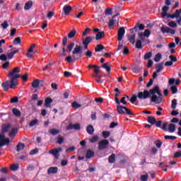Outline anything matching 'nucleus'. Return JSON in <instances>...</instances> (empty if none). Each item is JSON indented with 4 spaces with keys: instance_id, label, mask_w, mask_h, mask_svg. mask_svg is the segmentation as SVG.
Masks as SVG:
<instances>
[{
    "instance_id": "13d9d810",
    "label": "nucleus",
    "mask_w": 181,
    "mask_h": 181,
    "mask_svg": "<svg viewBox=\"0 0 181 181\" xmlns=\"http://www.w3.org/2000/svg\"><path fill=\"white\" fill-rule=\"evenodd\" d=\"M105 15L110 16L112 14V9L111 8H108L105 11Z\"/></svg>"
},
{
    "instance_id": "a18cd8bd",
    "label": "nucleus",
    "mask_w": 181,
    "mask_h": 181,
    "mask_svg": "<svg viewBox=\"0 0 181 181\" xmlns=\"http://www.w3.org/2000/svg\"><path fill=\"white\" fill-rule=\"evenodd\" d=\"M148 174L141 175L140 177V180L141 181H148Z\"/></svg>"
},
{
    "instance_id": "ddd939ff",
    "label": "nucleus",
    "mask_w": 181,
    "mask_h": 181,
    "mask_svg": "<svg viewBox=\"0 0 181 181\" xmlns=\"http://www.w3.org/2000/svg\"><path fill=\"white\" fill-rule=\"evenodd\" d=\"M58 173V167H50L47 170L48 175L57 174Z\"/></svg>"
},
{
    "instance_id": "b1692460",
    "label": "nucleus",
    "mask_w": 181,
    "mask_h": 181,
    "mask_svg": "<svg viewBox=\"0 0 181 181\" xmlns=\"http://www.w3.org/2000/svg\"><path fill=\"white\" fill-rule=\"evenodd\" d=\"M95 156V153L94 151H92L90 149H88L86 152V159H89L92 157H94Z\"/></svg>"
},
{
    "instance_id": "f8f14e48",
    "label": "nucleus",
    "mask_w": 181,
    "mask_h": 181,
    "mask_svg": "<svg viewBox=\"0 0 181 181\" xmlns=\"http://www.w3.org/2000/svg\"><path fill=\"white\" fill-rule=\"evenodd\" d=\"M116 108H117V112L119 115H124L125 114V110H124L126 109V107L120 105H116Z\"/></svg>"
},
{
    "instance_id": "393cba45",
    "label": "nucleus",
    "mask_w": 181,
    "mask_h": 181,
    "mask_svg": "<svg viewBox=\"0 0 181 181\" xmlns=\"http://www.w3.org/2000/svg\"><path fill=\"white\" fill-rule=\"evenodd\" d=\"M156 72L160 73L161 71L163 69V62L159 63L156 66Z\"/></svg>"
},
{
    "instance_id": "864d4df0",
    "label": "nucleus",
    "mask_w": 181,
    "mask_h": 181,
    "mask_svg": "<svg viewBox=\"0 0 181 181\" xmlns=\"http://www.w3.org/2000/svg\"><path fill=\"white\" fill-rule=\"evenodd\" d=\"M76 151V147L74 146H71L66 149V153H70Z\"/></svg>"
},
{
    "instance_id": "2f4dec72",
    "label": "nucleus",
    "mask_w": 181,
    "mask_h": 181,
    "mask_svg": "<svg viewBox=\"0 0 181 181\" xmlns=\"http://www.w3.org/2000/svg\"><path fill=\"white\" fill-rule=\"evenodd\" d=\"M76 34V30H71L70 33L68 34V37L69 39H73L75 37V35Z\"/></svg>"
},
{
    "instance_id": "7ed1b4c3",
    "label": "nucleus",
    "mask_w": 181,
    "mask_h": 181,
    "mask_svg": "<svg viewBox=\"0 0 181 181\" xmlns=\"http://www.w3.org/2000/svg\"><path fill=\"white\" fill-rule=\"evenodd\" d=\"M174 3V1L172 0H165V5L163 8V13H162V16L163 18H165V17L168 18H171V19H175V18H181L180 15H181V9L180 10H175V13H173V15H170V13H168L169 9H170V6L172 5V3Z\"/></svg>"
},
{
    "instance_id": "bf43d9fd",
    "label": "nucleus",
    "mask_w": 181,
    "mask_h": 181,
    "mask_svg": "<svg viewBox=\"0 0 181 181\" xmlns=\"http://www.w3.org/2000/svg\"><path fill=\"white\" fill-rule=\"evenodd\" d=\"M126 99H127L126 97L124 96V95H123V97L119 100L120 103H122L123 105H127V102L125 100Z\"/></svg>"
},
{
    "instance_id": "79ce46f5",
    "label": "nucleus",
    "mask_w": 181,
    "mask_h": 181,
    "mask_svg": "<svg viewBox=\"0 0 181 181\" xmlns=\"http://www.w3.org/2000/svg\"><path fill=\"white\" fill-rule=\"evenodd\" d=\"M171 93L173 95L176 94L177 93V88L176 86H173L170 87Z\"/></svg>"
},
{
    "instance_id": "680f3d73",
    "label": "nucleus",
    "mask_w": 181,
    "mask_h": 181,
    "mask_svg": "<svg viewBox=\"0 0 181 181\" xmlns=\"http://www.w3.org/2000/svg\"><path fill=\"white\" fill-rule=\"evenodd\" d=\"M155 144L158 148H160L163 144L162 141L160 140H158L155 141Z\"/></svg>"
},
{
    "instance_id": "a19ab883",
    "label": "nucleus",
    "mask_w": 181,
    "mask_h": 181,
    "mask_svg": "<svg viewBox=\"0 0 181 181\" xmlns=\"http://www.w3.org/2000/svg\"><path fill=\"white\" fill-rule=\"evenodd\" d=\"M162 59V55L160 53H158L154 58V61L157 63L160 62V60Z\"/></svg>"
},
{
    "instance_id": "2eb2a0df",
    "label": "nucleus",
    "mask_w": 181,
    "mask_h": 181,
    "mask_svg": "<svg viewBox=\"0 0 181 181\" xmlns=\"http://www.w3.org/2000/svg\"><path fill=\"white\" fill-rule=\"evenodd\" d=\"M55 139L57 141H56V144H58L59 145H62V144H64L65 138L64 136H62V135L59 134Z\"/></svg>"
},
{
    "instance_id": "3c124183",
    "label": "nucleus",
    "mask_w": 181,
    "mask_h": 181,
    "mask_svg": "<svg viewBox=\"0 0 181 181\" xmlns=\"http://www.w3.org/2000/svg\"><path fill=\"white\" fill-rule=\"evenodd\" d=\"M39 122V120L38 119H34V120H32L31 122L29 123V126L33 127H34L35 125L37 124Z\"/></svg>"
},
{
    "instance_id": "0e129e2a",
    "label": "nucleus",
    "mask_w": 181,
    "mask_h": 181,
    "mask_svg": "<svg viewBox=\"0 0 181 181\" xmlns=\"http://www.w3.org/2000/svg\"><path fill=\"white\" fill-rule=\"evenodd\" d=\"M86 57L88 58H91L92 57V52L90 50H87L86 52L84 54Z\"/></svg>"
},
{
    "instance_id": "aec40b11",
    "label": "nucleus",
    "mask_w": 181,
    "mask_h": 181,
    "mask_svg": "<svg viewBox=\"0 0 181 181\" xmlns=\"http://www.w3.org/2000/svg\"><path fill=\"white\" fill-rule=\"evenodd\" d=\"M49 132L52 136H57L60 133V131L55 128H52L49 130Z\"/></svg>"
},
{
    "instance_id": "9b49d317",
    "label": "nucleus",
    "mask_w": 181,
    "mask_h": 181,
    "mask_svg": "<svg viewBox=\"0 0 181 181\" xmlns=\"http://www.w3.org/2000/svg\"><path fill=\"white\" fill-rule=\"evenodd\" d=\"M72 9H73L72 6L69 5H65L63 8L64 13L66 16H68L70 13V12H71Z\"/></svg>"
},
{
    "instance_id": "a211bd4d",
    "label": "nucleus",
    "mask_w": 181,
    "mask_h": 181,
    "mask_svg": "<svg viewBox=\"0 0 181 181\" xmlns=\"http://www.w3.org/2000/svg\"><path fill=\"white\" fill-rule=\"evenodd\" d=\"M127 37H128V40L129 41V42L132 45H134L135 38L136 37V34H132L131 35H128Z\"/></svg>"
},
{
    "instance_id": "5fc2aeb1",
    "label": "nucleus",
    "mask_w": 181,
    "mask_h": 181,
    "mask_svg": "<svg viewBox=\"0 0 181 181\" xmlns=\"http://www.w3.org/2000/svg\"><path fill=\"white\" fill-rule=\"evenodd\" d=\"M136 25L139 28V30H141V31L144 30V29H145V25L144 24L137 23Z\"/></svg>"
},
{
    "instance_id": "473e14b6",
    "label": "nucleus",
    "mask_w": 181,
    "mask_h": 181,
    "mask_svg": "<svg viewBox=\"0 0 181 181\" xmlns=\"http://www.w3.org/2000/svg\"><path fill=\"white\" fill-rule=\"evenodd\" d=\"M137 98H138V95H132V96H131V98L129 99L130 103L134 104L136 102Z\"/></svg>"
},
{
    "instance_id": "6e6d98bb",
    "label": "nucleus",
    "mask_w": 181,
    "mask_h": 181,
    "mask_svg": "<svg viewBox=\"0 0 181 181\" xmlns=\"http://www.w3.org/2000/svg\"><path fill=\"white\" fill-rule=\"evenodd\" d=\"M144 37H148L151 35V32L150 30H145L144 32Z\"/></svg>"
},
{
    "instance_id": "f704fd0d",
    "label": "nucleus",
    "mask_w": 181,
    "mask_h": 181,
    "mask_svg": "<svg viewBox=\"0 0 181 181\" xmlns=\"http://www.w3.org/2000/svg\"><path fill=\"white\" fill-rule=\"evenodd\" d=\"M177 105V100L176 99H173L171 101V108L173 110H176Z\"/></svg>"
},
{
    "instance_id": "f03ea898",
    "label": "nucleus",
    "mask_w": 181,
    "mask_h": 181,
    "mask_svg": "<svg viewBox=\"0 0 181 181\" xmlns=\"http://www.w3.org/2000/svg\"><path fill=\"white\" fill-rule=\"evenodd\" d=\"M21 69L18 67L13 68V71L8 74V78H11V81H6L1 83V87H3L4 91H8L10 88L15 89L16 86L18 85V79L21 78V75L16 74L20 73Z\"/></svg>"
},
{
    "instance_id": "603ef678",
    "label": "nucleus",
    "mask_w": 181,
    "mask_h": 181,
    "mask_svg": "<svg viewBox=\"0 0 181 181\" xmlns=\"http://www.w3.org/2000/svg\"><path fill=\"white\" fill-rule=\"evenodd\" d=\"M124 114H126L127 115H134V113L128 107H126V109H124Z\"/></svg>"
},
{
    "instance_id": "0eeeda50",
    "label": "nucleus",
    "mask_w": 181,
    "mask_h": 181,
    "mask_svg": "<svg viewBox=\"0 0 181 181\" xmlns=\"http://www.w3.org/2000/svg\"><path fill=\"white\" fill-rule=\"evenodd\" d=\"M10 140L8 138L5 139V134H0V148L5 145H8Z\"/></svg>"
},
{
    "instance_id": "cd10ccee",
    "label": "nucleus",
    "mask_w": 181,
    "mask_h": 181,
    "mask_svg": "<svg viewBox=\"0 0 181 181\" xmlns=\"http://www.w3.org/2000/svg\"><path fill=\"white\" fill-rule=\"evenodd\" d=\"M99 139V136L98 135H94L92 137L89 138V141L91 144H95L96 143Z\"/></svg>"
},
{
    "instance_id": "8fccbe9b",
    "label": "nucleus",
    "mask_w": 181,
    "mask_h": 181,
    "mask_svg": "<svg viewBox=\"0 0 181 181\" xmlns=\"http://www.w3.org/2000/svg\"><path fill=\"white\" fill-rule=\"evenodd\" d=\"M21 38L20 37H16L13 40V45H20L21 44Z\"/></svg>"
},
{
    "instance_id": "412c9836",
    "label": "nucleus",
    "mask_w": 181,
    "mask_h": 181,
    "mask_svg": "<svg viewBox=\"0 0 181 181\" xmlns=\"http://www.w3.org/2000/svg\"><path fill=\"white\" fill-rule=\"evenodd\" d=\"M116 162V155L115 153H112V155L109 156L108 157V163H115Z\"/></svg>"
},
{
    "instance_id": "7c9ffc66",
    "label": "nucleus",
    "mask_w": 181,
    "mask_h": 181,
    "mask_svg": "<svg viewBox=\"0 0 181 181\" xmlns=\"http://www.w3.org/2000/svg\"><path fill=\"white\" fill-rule=\"evenodd\" d=\"M168 130L170 132L173 133L176 130V126L174 124H170L168 126Z\"/></svg>"
},
{
    "instance_id": "37998d69",
    "label": "nucleus",
    "mask_w": 181,
    "mask_h": 181,
    "mask_svg": "<svg viewBox=\"0 0 181 181\" xmlns=\"http://www.w3.org/2000/svg\"><path fill=\"white\" fill-rule=\"evenodd\" d=\"M138 30H139V27H138V25L136 24V25L134 26V28H131V29L129 30V31H130V33H131V34H135L134 32H135V33H137V32H138Z\"/></svg>"
},
{
    "instance_id": "20e7f679",
    "label": "nucleus",
    "mask_w": 181,
    "mask_h": 181,
    "mask_svg": "<svg viewBox=\"0 0 181 181\" xmlns=\"http://www.w3.org/2000/svg\"><path fill=\"white\" fill-rule=\"evenodd\" d=\"M83 47L81 45H76L72 51L73 56H68L66 57V61L71 64L74 61L80 59L82 57Z\"/></svg>"
},
{
    "instance_id": "423d86ee",
    "label": "nucleus",
    "mask_w": 181,
    "mask_h": 181,
    "mask_svg": "<svg viewBox=\"0 0 181 181\" xmlns=\"http://www.w3.org/2000/svg\"><path fill=\"white\" fill-rule=\"evenodd\" d=\"M62 148L59 147V148H57L51 149L49 151V153L54 156L56 159H59V158L60 156L59 153L62 152Z\"/></svg>"
},
{
    "instance_id": "c03bdc74",
    "label": "nucleus",
    "mask_w": 181,
    "mask_h": 181,
    "mask_svg": "<svg viewBox=\"0 0 181 181\" xmlns=\"http://www.w3.org/2000/svg\"><path fill=\"white\" fill-rule=\"evenodd\" d=\"M164 139L165 140H169V139H170V140H175V139H177V136L165 135V136H164Z\"/></svg>"
},
{
    "instance_id": "f3484780",
    "label": "nucleus",
    "mask_w": 181,
    "mask_h": 181,
    "mask_svg": "<svg viewBox=\"0 0 181 181\" xmlns=\"http://www.w3.org/2000/svg\"><path fill=\"white\" fill-rule=\"evenodd\" d=\"M144 68L142 66L136 65L133 68H132V71H133V73L134 74H139L141 71Z\"/></svg>"
},
{
    "instance_id": "a878e982",
    "label": "nucleus",
    "mask_w": 181,
    "mask_h": 181,
    "mask_svg": "<svg viewBox=\"0 0 181 181\" xmlns=\"http://www.w3.org/2000/svg\"><path fill=\"white\" fill-rule=\"evenodd\" d=\"M105 35L104 31L98 32L96 35V40H101L103 37H105Z\"/></svg>"
},
{
    "instance_id": "c756f323",
    "label": "nucleus",
    "mask_w": 181,
    "mask_h": 181,
    "mask_svg": "<svg viewBox=\"0 0 181 181\" xmlns=\"http://www.w3.org/2000/svg\"><path fill=\"white\" fill-rule=\"evenodd\" d=\"M147 121H148V124H151V125H153V124H156V119L155 117L150 116V117H148Z\"/></svg>"
},
{
    "instance_id": "4be33fe9",
    "label": "nucleus",
    "mask_w": 181,
    "mask_h": 181,
    "mask_svg": "<svg viewBox=\"0 0 181 181\" xmlns=\"http://www.w3.org/2000/svg\"><path fill=\"white\" fill-rule=\"evenodd\" d=\"M101 67L105 69L108 74L111 72V67L110 66V63L106 62L101 65Z\"/></svg>"
},
{
    "instance_id": "6e6552de",
    "label": "nucleus",
    "mask_w": 181,
    "mask_h": 181,
    "mask_svg": "<svg viewBox=\"0 0 181 181\" xmlns=\"http://www.w3.org/2000/svg\"><path fill=\"white\" fill-rule=\"evenodd\" d=\"M162 33H170L171 35H174L176 33V30L173 29H170L167 26L163 25L160 28Z\"/></svg>"
},
{
    "instance_id": "4c0bfd02",
    "label": "nucleus",
    "mask_w": 181,
    "mask_h": 181,
    "mask_svg": "<svg viewBox=\"0 0 181 181\" xmlns=\"http://www.w3.org/2000/svg\"><path fill=\"white\" fill-rule=\"evenodd\" d=\"M40 80L39 79H36L35 81H33V82L32 83V86L34 88H38L40 86Z\"/></svg>"
},
{
    "instance_id": "39448f33",
    "label": "nucleus",
    "mask_w": 181,
    "mask_h": 181,
    "mask_svg": "<svg viewBox=\"0 0 181 181\" xmlns=\"http://www.w3.org/2000/svg\"><path fill=\"white\" fill-rule=\"evenodd\" d=\"M110 142L108 140L104 139L98 141V150L99 151H104L108 148V145Z\"/></svg>"
},
{
    "instance_id": "5701e85b",
    "label": "nucleus",
    "mask_w": 181,
    "mask_h": 181,
    "mask_svg": "<svg viewBox=\"0 0 181 181\" xmlns=\"http://www.w3.org/2000/svg\"><path fill=\"white\" fill-rule=\"evenodd\" d=\"M86 132L90 135L94 134V132H95L94 127L91 124L88 125L86 127Z\"/></svg>"
},
{
    "instance_id": "58836bf2",
    "label": "nucleus",
    "mask_w": 181,
    "mask_h": 181,
    "mask_svg": "<svg viewBox=\"0 0 181 181\" xmlns=\"http://www.w3.org/2000/svg\"><path fill=\"white\" fill-rule=\"evenodd\" d=\"M18 133V129L16 128H13L11 132L8 134V136H15Z\"/></svg>"
},
{
    "instance_id": "6ab92c4d",
    "label": "nucleus",
    "mask_w": 181,
    "mask_h": 181,
    "mask_svg": "<svg viewBox=\"0 0 181 181\" xmlns=\"http://www.w3.org/2000/svg\"><path fill=\"white\" fill-rule=\"evenodd\" d=\"M12 112H13V115L17 118H20L21 116V113L20 110L16 107H13L12 109Z\"/></svg>"
},
{
    "instance_id": "774afa93",
    "label": "nucleus",
    "mask_w": 181,
    "mask_h": 181,
    "mask_svg": "<svg viewBox=\"0 0 181 181\" xmlns=\"http://www.w3.org/2000/svg\"><path fill=\"white\" fill-rule=\"evenodd\" d=\"M181 157V151L174 153V158H178Z\"/></svg>"
},
{
    "instance_id": "f257e3e1",
    "label": "nucleus",
    "mask_w": 181,
    "mask_h": 181,
    "mask_svg": "<svg viewBox=\"0 0 181 181\" xmlns=\"http://www.w3.org/2000/svg\"><path fill=\"white\" fill-rule=\"evenodd\" d=\"M162 93L158 85L155 86L152 89L144 90V91L138 92L137 98L140 100L151 98V102L156 105H160L162 103Z\"/></svg>"
},
{
    "instance_id": "338daca9",
    "label": "nucleus",
    "mask_w": 181,
    "mask_h": 181,
    "mask_svg": "<svg viewBox=\"0 0 181 181\" xmlns=\"http://www.w3.org/2000/svg\"><path fill=\"white\" fill-rule=\"evenodd\" d=\"M168 25L171 28H176L177 27V23L174 21H171L168 23Z\"/></svg>"
},
{
    "instance_id": "052dcab7",
    "label": "nucleus",
    "mask_w": 181,
    "mask_h": 181,
    "mask_svg": "<svg viewBox=\"0 0 181 181\" xmlns=\"http://www.w3.org/2000/svg\"><path fill=\"white\" fill-rule=\"evenodd\" d=\"M36 47V44H32V45L31 46H30V48L28 49V53H33V49H34V48Z\"/></svg>"
},
{
    "instance_id": "c9c22d12",
    "label": "nucleus",
    "mask_w": 181,
    "mask_h": 181,
    "mask_svg": "<svg viewBox=\"0 0 181 181\" xmlns=\"http://www.w3.org/2000/svg\"><path fill=\"white\" fill-rule=\"evenodd\" d=\"M75 46L74 42H70L68 46H66V48L68 49V52H71L74 47Z\"/></svg>"
},
{
    "instance_id": "09e8293b",
    "label": "nucleus",
    "mask_w": 181,
    "mask_h": 181,
    "mask_svg": "<svg viewBox=\"0 0 181 181\" xmlns=\"http://www.w3.org/2000/svg\"><path fill=\"white\" fill-rule=\"evenodd\" d=\"M151 57H152V52H149L145 54L144 60H148V59H151Z\"/></svg>"
},
{
    "instance_id": "1a4fd4ad",
    "label": "nucleus",
    "mask_w": 181,
    "mask_h": 181,
    "mask_svg": "<svg viewBox=\"0 0 181 181\" xmlns=\"http://www.w3.org/2000/svg\"><path fill=\"white\" fill-rule=\"evenodd\" d=\"M72 129L76 131H79L81 129V124L78 123L75 124H73L72 123H71L68 125V127H66V130L70 131Z\"/></svg>"
},
{
    "instance_id": "4d7b16f0",
    "label": "nucleus",
    "mask_w": 181,
    "mask_h": 181,
    "mask_svg": "<svg viewBox=\"0 0 181 181\" xmlns=\"http://www.w3.org/2000/svg\"><path fill=\"white\" fill-rule=\"evenodd\" d=\"M19 168L18 164H14L11 166V170L12 171H16Z\"/></svg>"
},
{
    "instance_id": "bb28decb",
    "label": "nucleus",
    "mask_w": 181,
    "mask_h": 181,
    "mask_svg": "<svg viewBox=\"0 0 181 181\" xmlns=\"http://www.w3.org/2000/svg\"><path fill=\"white\" fill-rule=\"evenodd\" d=\"M105 49V47L101 45L98 44L96 47H95V52H100L102 50Z\"/></svg>"
},
{
    "instance_id": "ea45409f",
    "label": "nucleus",
    "mask_w": 181,
    "mask_h": 181,
    "mask_svg": "<svg viewBox=\"0 0 181 181\" xmlns=\"http://www.w3.org/2000/svg\"><path fill=\"white\" fill-rule=\"evenodd\" d=\"M71 107L73 108H75V109H78L80 107H81V105H80L78 103H77L76 101H74L72 103H71Z\"/></svg>"
},
{
    "instance_id": "9d476101",
    "label": "nucleus",
    "mask_w": 181,
    "mask_h": 181,
    "mask_svg": "<svg viewBox=\"0 0 181 181\" xmlns=\"http://www.w3.org/2000/svg\"><path fill=\"white\" fill-rule=\"evenodd\" d=\"M125 34V28L124 27L120 28L118 30V41L120 42L121 40H123V37Z\"/></svg>"
},
{
    "instance_id": "49530a36",
    "label": "nucleus",
    "mask_w": 181,
    "mask_h": 181,
    "mask_svg": "<svg viewBox=\"0 0 181 181\" xmlns=\"http://www.w3.org/2000/svg\"><path fill=\"white\" fill-rule=\"evenodd\" d=\"M136 48L141 49H142V45H141V41L140 40H138L136 42Z\"/></svg>"
},
{
    "instance_id": "69168bd1",
    "label": "nucleus",
    "mask_w": 181,
    "mask_h": 181,
    "mask_svg": "<svg viewBox=\"0 0 181 181\" xmlns=\"http://www.w3.org/2000/svg\"><path fill=\"white\" fill-rule=\"evenodd\" d=\"M1 26L3 27L4 29H6L9 26V24L8 22L5 21L1 24Z\"/></svg>"
},
{
    "instance_id": "72a5a7b5",
    "label": "nucleus",
    "mask_w": 181,
    "mask_h": 181,
    "mask_svg": "<svg viewBox=\"0 0 181 181\" xmlns=\"http://www.w3.org/2000/svg\"><path fill=\"white\" fill-rule=\"evenodd\" d=\"M33 6V1H29L27 3H25V10L28 11L29 9H30Z\"/></svg>"
},
{
    "instance_id": "dca6fc26",
    "label": "nucleus",
    "mask_w": 181,
    "mask_h": 181,
    "mask_svg": "<svg viewBox=\"0 0 181 181\" xmlns=\"http://www.w3.org/2000/svg\"><path fill=\"white\" fill-rule=\"evenodd\" d=\"M53 103V100L52 99V98L50 97H47V98H45V103H44V106L45 107H49L51 106V104Z\"/></svg>"
},
{
    "instance_id": "e2e57ef3",
    "label": "nucleus",
    "mask_w": 181,
    "mask_h": 181,
    "mask_svg": "<svg viewBox=\"0 0 181 181\" xmlns=\"http://www.w3.org/2000/svg\"><path fill=\"white\" fill-rule=\"evenodd\" d=\"M11 103H18V98L17 96H15L11 98Z\"/></svg>"
},
{
    "instance_id": "e433bc0d",
    "label": "nucleus",
    "mask_w": 181,
    "mask_h": 181,
    "mask_svg": "<svg viewBox=\"0 0 181 181\" xmlns=\"http://www.w3.org/2000/svg\"><path fill=\"white\" fill-rule=\"evenodd\" d=\"M25 148V144L23 143H19L17 146V151H23Z\"/></svg>"
},
{
    "instance_id": "c85d7f7f",
    "label": "nucleus",
    "mask_w": 181,
    "mask_h": 181,
    "mask_svg": "<svg viewBox=\"0 0 181 181\" xmlns=\"http://www.w3.org/2000/svg\"><path fill=\"white\" fill-rule=\"evenodd\" d=\"M10 128H11V125L9 124H5L3 126L1 129V132L3 133L8 132Z\"/></svg>"
},
{
    "instance_id": "4468645a",
    "label": "nucleus",
    "mask_w": 181,
    "mask_h": 181,
    "mask_svg": "<svg viewBox=\"0 0 181 181\" xmlns=\"http://www.w3.org/2000/svg\"><path fill=\"white\" fill-rule=\"evenodd\" d=\"M95 40V37L91 36H87L83 40V45H89V44L91 42L92 40Z\"/></svg>"
},
{
    "instance_id": "de8ad7c7",
    "label": "nucleus",
    "mask_w": 181,
    "mask_h": 181,
    "mask_svg": "<svg viewBox=\"0 0 181 181\" xmlns=\"http://www.w3.org/2000/svg\"><path fill=\"white\" fill-rule=\"evenodd\" d=\"M102 136H103L105 139H107L110 136V132L108 131H104L102 132Z\"/></svg>"
}]
</instances>
